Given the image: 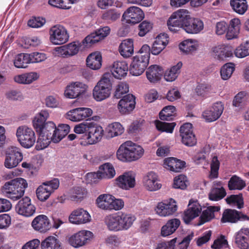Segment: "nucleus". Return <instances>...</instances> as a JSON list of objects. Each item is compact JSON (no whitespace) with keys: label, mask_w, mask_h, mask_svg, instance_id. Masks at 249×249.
<instances>
[{"label":"nucleus","mask_w":249,"mask_h":249,"mask_svg":"<svg viewBox=\"0 0 249 249\" xmlns=\"http://www.w3.org/2000/svg\"><path fill=\"white\" fill-rule=\"evenodd\" d=\"M226 201L228 204H234L237 208L240 209L244 207V199L241 193L238 195H231L226 198Z\"/></svg>","instance_id":"nucleus-52"},{"label":"nucleus","mask_w":249,"mask_h":249,"mask_svg":"<svg viewBox=\"0 0 249 249\" xmlns=\"http://www.w3.org/2000/svg\"><path fill=\"white\" fill-rule=\"evenodd\" d=\"M230 4L233 11L240 15L244 14L248 8L246 0H231Z\"/></svg>","instance_id":"nucleus-46"},{"label":"nucleus","mask_w":249,"mask_h":249,"mask_svg":"<svg viewBox=\"0 0 249 249\" xmlns=\"http://www.w3.org/2000/svg\"><path fill=\"white\" fill-rule=\"evenodd\" d=\"M48 117L49 113L45 110H42L35 116L33 124L34 128L37 133L44 127Z\"/></svg>","instance_id":"nucleus-43"},{"label":"nucleus","mask_w":249,"mask_h":249,"mask_svg":"<svg viewBox=\"0 0 249 249\" xmlns=\"http://www.w3.org/2000/svg\"><path fill=\"white\" fill-rule=\"evenodd\" d=\"M235 70L234 64L232 63H228L224 65L220 70V74L222 79L226 80L231 76Z\"/></svg>","instance_id":"nucleus-55"},{"label":"nucleus","mask_w":249,"mask_h":249,"mask_svg":"<svg viewBox=\"0 0 249 249\" xmlns=\"http://www.w3.org/2000/svg\"><path fill=\"white\" fill-rule=\"evenodd\" d=\"M30 63H39L45 60L47 58L46 54L43 53L33 52L28 53Z\"/></svg>","instance_id":"nucleus-63"},{"label":"nucleus","mask_w":249,"mask_h":249,"mask_svg":"<svg viewBox=\"0 0 249 249\" xmlns=\"http://www.w3.org/2000/svg\"><path fill=\"white\" fill-rule=\"evenodd\" d=\"M42 249H62V245L60 240L53 236H49L41 243Z\"/></svg>","instance_id":"nucleus-39"},{"label":"nucleus","mask_w":249,"mask_h":249,"mask_svg":"<svg viewBox=\"0 0 249 249\" xmlns=\"http://www.w3.org/2000/svg\"><path fill=\"white\" fill-rule=\"evenodd\" d=\"M178 209L176 201L173 198L159 202L155 208L156 213L160 216L173 214Z\"/></svg>","instance_id":"nucleus-11"},{"label":"nucleus","mask_w":249,"mask_h":249,"mask_svg":"<svg viewBox=\"0 0 249 249\" xmlns=\"http://www.w3.org/2000/svg\"><path fill=\"white\" fill-rule=\"evenodd\" d=\"M186 177L184 175H180L175 178L173 187L176 189L184 190L187 187Z\"/></svg>","instance_id":"nucleus-62"},{"label":"nucleus","mask_w":249,"mask_h":249,"mask_svg":"<svg viewBox=\"0 0 249 249\" xmlns=\"http://www.w3.org/2000/svg\"><path fill=\"white\" fill-rule=\"evenodd\" d=\"M33 228L40 232H45L51 227L48 217L45 215H39L34 218L32 222Z\"/></svg>","instance_id":"nucleus-24"},{"label":"nucleus","mask_w":249,"mask_h":249,"mask_svg":"<svg viewBox=\"0 0 249 249\" xmlns=\"http://www.w3.org/2000/svg\"><path fill=\"white\" fill-rule=\"evenodd\" d=\"M185 162L176 158L170 157L164 160L163 166L166 169L174 172H179L185 166Z\"/></svg>","instance_id":"nucleus-32"},{"label":"nucleus","mask_w":249,"mask_h":249,"mask_svg":"<svg viewBox=\"0 0 249 249\" xmlns=\"http://www.w3.org/2000/svg\"><path fill=\"white\" fill-rule=\"evenodd\" d=\"M15 210L19 214L30 217L35 213L36 208L32 204L30 197L25 196L18 201L15 206Z\"/></svg>","instance_id":"nucleus-12"},{"label":"nucleus","mask_w":249,"mask_h":249,"mask_svg":"<svg viewBox=\"0 0 249 249\" xmlns=\"http://www.w3.org/2000/svg\"><path fill=\"white\" fill-rule=\"evenodd\" d=\"M219 165L220 163L218 160L217 157L214 156L213 158L211 164V173L210 177L211 178H216L218 177Z\"/></svg>","instance_id":"nucleus-64"},{"label":"nucleus","mask_w":249,"mask_h":249,"mask_svg":"<svg viewBox=\"0 0 249 249\" xmlns=\"http://www.w3.org/2000/svg\"><path fill=\"white\" fill-rule=\"evenodd\" d=\"M129 91L128 85L124 82L119 83L116 87L114 97L119 99Z\"/></svg>","instance_id":"nucleus-59"},{"label":"nucleus","mask_w":249,"mask_h":249,"mask_svg":"<svg viewBox=\"0 0 249 249\" xmlns=\"http://www.w3.org/2000/svg\"><path fill=\"white\" fill-rule=\"evenodd\" d=\"M189 16L190 13L186 9H180L174 12L167 21L169 30L176 33L180 28L183 29Z\"/></svg>","instance_id":"nucleus-4"},{"label":"nucleus","mask_w":249,"mask_h":249,"mask_svg":"<svg viewBox=\"0 0 249 249\" xmlns=\"http://www.w3.org/2000/svg\"><path fill=\"white\" fill-rule=\"evenodd\" d=\"M69 38V34L65 28L61 25H55L50 30V40L55 45L63 44Z\"/></svg>","instance_id":"nucleus-9"},{"label":"nucleus","mask_w":249,"mask_h":249,"mask_svg":"<svg viewBox=\"0 0 249 249\" xmlns=\"http://www.w3.org/2000/svg\"><path fill=\"white\" fill-rule=\"evenodd\" d=\"M110 31V29L107 26L99 29L95 32L92 33L86 36L83 40L82 43L86 47H89L104 39L109 34Z\"/></svg>","instance_id":"nucleus-15"},{"label":"nucleus","mask_w":249,"mask_h":249,"mask_svg":"<svg viewBox=\"0 0 249 249\" xmlns=\"http://www.w3.org/2000/svg\"><path fill=\"white\" fill-rule=\"evenodd\" d=\"M179 48L181 52L186 54L192 53L196 50V43L192 40H184L179 44Z\"/></svg>","instance_id":"nucleus-51"},{"label":"nucleus","mask_w":249,"mask_h":249,"mask_svg":"<svg viewBox=\"0 0 249 249\" xmlns=\"http://www.w3.org/2000/svg\"><path fill=\"white\" fill-rule=\"evenodd\" d=\"M118 215L121 231L129 229L136 219L135 217L130 214L119 212Z\"/></svg>","instance_id":"nucleus-37"},{"label":"nucleus","mask_w":249,"mask_h":249,"mask_svg":"<svg viewBox=\"0 0 249 249\" xmlns=\"http://www.w3.org/2000/svg\"><path fill=\"white\" fill-rule=\"evenodd\" d=\"M246 186L244 180L237 175H233L229 179L228 187L230 190H242Z\"/></svg>","instance_id":"nucleus-44"},{"label":"nucleus","mask_w":249,"mask_h":249,"mask_svg":"<svg viewBox=\"0 0 249 249\" xmlns=\"http://www.w3.org/2000/svg\"><path fill=\"white\" fill-rule=\"evenodd\" d=\"M158 181L157 174L153 172H149L143 177V186L149 191H157L161 187V184Z\"/></svg>","instance_id":"nucleus-23"},{"label":"nucleus","mask_w":249,"mask_h":249,"mask_svg":"<svg viewBox=\"0 0 249 249\" xmlns=\"http://www.w3.org/2000/svg\"><path fill=\"white\" fill-rule=\"evenodd\" d=\"M28 183L23 178H17L6 182L2 187V192L13 200L20 198L24 194Z\"/></svg>","instance_id":"nucleus-2"},{"label":"nucleus","mask_w":249,"mask_h":249,"mask_svg":"<svg viewBox=\"0 0 249 249\" xmlns=\"http://www.w3.org/2000/svg\"><path fill=\"white\" fill-rule=\"evenodd\" d=\"M181 142L187 146H193L196 144L197 141L193 132L192 124L187 123L182 125L179 129Z\"/></svg>","instance_id":"nucleus-10"},{"label":"nucleus","mask_w":249,"mask_h":249,"mask_svg":"<svg viewBox=\"0 0 249 249\" xmlns=\"http://www.w3.org/2000/svg\"><path fill=\"white\" fill-rule=\"evenodd\" d=\"M224 110V105L221 102H216L204 110L202 113L203 118L207 122H212L217 120Z\"/></svg>","instance_id":"nucleus-13"},{"label":"nucleus","mask_w":249,"mask_h":249,"mask_svg":"<svg viewBox=\"0 0 249 249\" xmlns=\"http://www.w3.org/2000/svg\"><path fill=\"white\" fill-rule=\"evenodd\" d=\"M86 91V86L81 82H75L67 87L65 90V96L69 98L73 99L78 97Z\"/></svg>","instance_id":"nucleus-20"},{"label":"nucleus","mask_w":249,"mask_h":249,"mask_svg":"<svg viewBox=\"0 0 249 249\" xmlns=\"http://www.w3.org/2000/svg\"><path fill=\"white\" fill-rule=\"evenodd\" d=\"M234 54L239 58H243L249 55V40L238 46L235 50Z\"/></svg>","instance_id":"nucleus-58"},{"label":"nucleus","mask_w":249,"mask_h":249,"mask_svg":"<svg viewBox=\"0 0 249 249\" xmlns=\"http://www.w3.org/2000/svg\"><path fill=\"white\" fill-rule=\"evenodd\" d=\"M87 194V190L81 187H75L73 188V194L71 196V200L78 201L86 197Z\"/></svg>","instance_id":"nucleus-61"},{"label":"nucleus","mask_w":249,"mask_h":249,"mask_svg":"<svg viewBox=\"0 0 249 249\" xmlns=\"http://www.w3.org/2000/svg\"><path fill=\"white\" fill-rule=\"evenodd\" d=\"M104 223L109 231H121L118 213L107 215L104 218Z\"/></svg>","instance_id":"nucleus-35"},{"label":"nucleus","mask_w":249,"mask_h":249,"mask_svg":"<svg viewBox=\"0 0 249 249\" xmlns=\"http://www.w3.org/2000/svg\"><path fill=\"white\" fill-rule=\"evenodd\" d=\"M204 28L203 22L198 18H192L190 15L183 30L191 34L200 33Z\"/></svg>","instance_id":"nucleus-22"},{"label":"nucleus","mask_w":249,"mask_h":249,"mask_svg":"<svg viewBox=\"0 0 249 249\" xmlns=\"http://www.w3.org/2000/svg\"><path fill=\"white\" fill-rule=\"evenodd\" d=\"M69 220L72 224H83L90 221V216L89 213L83 209H77L71 212Z\"/></svg>","instance_id":"nucleus-21"},{"label":"nucleus","mask_w":249,"mask_h":249,"mask_svg":"<svg viewBox=\"0 0 249 249\" xmlns=\"http://www.w3.org/2000/svg\"><path fill=\"white\" fill-rule=\"evenodd\" d=\"M113 196L108 194L100 195L96 199L97 206L103 210H111Z\"/></svg>","instance_id":"nucleus-42"},{"label":"nucleus","mask_w":249,"mask_h":249,"mask_svg":"<svg viewBox=\"0 0 249 249\" xmlns=\"http://www.w3.org/2000/svg\"><path fill=\"white\" fill-rule=\"evenodd\" d=\"M23 159V155L20 149L15 146L7 148L5 152L4 165L8 169L13 168L18 164Z\"/></svg>","instance_id":"nucleus-6"},{"label":"nucleus","mask_w":249,"mask_h":249,"mask_svg":"<svg viewBox=\"0 0 249 249\" xmlns=\"http://www.w3.org/2000/svg\"><path fill=\"white\" fill-rule=\"evenodd\" d=\"M212 55L216 59L224 60L232 56L231 50L224 45H219L212 48Z\"/></svg>","instance_id":"nucleus-29"},{"label":"nucleus","mask_w":249,"mask_h":249,"mask_svg":"<svg viewBox=\"0 0 249 249\" xmlns=\"http://www.w3.org/2000/svg\"><path fill=\"white\" fill-rule=\"evenodd\" d=\"M155 124L156 128L159 131L169 133H172L173 132L174 129L176 125V123L175 122L166 123L159 120L155 121Z\"/></svg>","instance_id":"nucleus-50"},{"label":"nucleus","mask_w":249,"mask_h":249,"mask_svg":"<svg viewBox=\"0 0 249 249\" xmlns=\"http://www.w3.org/2000/svg\"><path fill=\"white\" fill-rule=\"evenodd\" d=\"M16 136L21 145L26 148L33 146L36 140L35 132L26 126L18 127Z\"/></svg>","instance_id":"nucleus-5"},{"label":"nucleus","mask_w":249,"mask_h":249,"mask_svg":"<svg viewBox=\"0 0 249 249\" xmlns=\"http://www.w3.org/2000/svg\"><path fill=\"white\" fill-rule=\"evenodd\" d=\"M147 56L136 55L133 57L129 68L130 73L134 76L141 75L145 70L149 64Z\"/></svg>","instance_id":"nucleus-7"},{"label":"nucleus","mask_w":249,"mask_h":249,"mask_svg":"<svg viewBox=\"0 0 249 249\" xmlns=\"http://www.w3.org/2000/svg\"><path fill=\"white\" fill-rule=\"evenodd\" d=\"M119 52L124 57H129L134 53L133 41L131 39H125L119 46Z\"/></svg>","instance_id":"nucleus-40"},{"label":"nucleus","mask_w":249,"mask_h":249,"mask_svg":"<svg viewBox=\"0 0 249 249\" xmlns=\"http://www.w3.org/2000/svg\"><path fill=\"white\" fill-rule=\"evenodd\" d=\"M201 208L200 205L195 202L193 204L190 201L188 209L184 211L182 218L186 224H189L195 218L198 216Z\"/></svg>","instance_id":"nucleus-26"},{"label":"nucleus","mask_w":249,"mask_h":249,"mask_svg":"<svg viewBox=\"0 0 249 249\" xmlns=\"http://www.w3.org/2000/svg\"><path fill=\"white\" fill-rule=\"evenodd\" d=\"M103 132L104 130L101 126L98 125L93 122H91L89 127L88 129V134L86 135L87 143L92 144L100 141Z\"/></svg>","instance_id":"nucleus-17"},{"label":"nucleus","mask_w":249,"mask_h":249,"mask_svg":"<svg viewBox=\"0 0 249 249\" xmlns=\"http://www.w3.org/2000/svg\"><path fill=\"white\" fill-rule=\"evenodd\" d=\"M52 193L44 185L39 186L36 190L37 198L41 201L46 200Z\"/></svg>","instance_id":"nucleus-57"},{"label":"nucleus","mask_w":249,"mask_h":249,"mask_svg":"<svg viewBox=\"0 0 249 249\" xmlns=\"http://www.w3.org/2000/svg\"><path fill=\"white\" fill-rule=\"evenodd\" d=\"M70 127L66 124H61L56 127V137L54 138V143L60 142L70 132Z\"/></svg>","instance_id":"nucleus-56"},{"label":"nucleus","mask_w":249,"mask_h":249,"mask_svg":"<svg viewBox=\"0 0 249 249\" xmlns=\"http://www.w3.org/2000/svg\"><path fill=\"white\" fill-rule=\"evenodd\" d=\"M168 43V36L165 33L158 35L153 43L151 48V53L154 55H158L165 48Z\"/></svg>","instance_id":"nucleus-27"},{"label":"nucleus","mask_w":249,"mask_h":249,"mask_svg":"<svg viewBox=\"0 0 249 249\" xmlns=\"http://www.w3.org/2000/svg\"><path fill=\"white\" fill-rule=\"evenodd\" d=\"M249 217L234 209H227L223 212L220 220L221 223H235L238 221H249Z\"/></svg>","instance_id":"nucleus-8"},{"label":"nucleus","mask_w":249,"mask_h":249,"mask_svg":"<svg viewBox=\"0 0 249 249\" xmlns=\"http://www.w3.org/2000/svg\"><path fill=\"white\" fill-rule=\"evenodd\" d=\"M176 111V107L174 106H166L160 112V118L163 121H172L174 118Z\"/></svg>","instance_id":"nucleus-47"},{"label":"nucleus","mask_w":249,"mask_h":249,"mask_svg":"<svg viewBox=\"0 0 249 249\" xmlns=\"http://www.w3.org/2000/svg\"><path fill=\"white\" fill-rule=\"evenodd\" d=\"M55 130L56 126L54 123L53 122H48L45 123L44 127H43L42 129L39 130L38 133L47 136L50 139L52 140L53 142H54V139L56 137Z\"/></svg>","instance_id":"nucleus-41"},{"label":"nucleus","mask_w":249,"mask_h":249,"mask_svg":"<svg viewBox=\"0 0 249 249\" xmlns=\"http://www.w3.org/2000/svg\"><path fill=\"white\" fill-rule=\"evenodd\" d=\"M249 229L242 228L235 235V243L241 249L249 248Z\"/></svg>","instance_id":"nucleus-25"},{"label":"nucleus","mask_w":249,"mask_h":249,"mask_svg":"<svg viewBox=\"0 0 249 249\" xmlns=\"http://www.w3.org/2000/svg\"><path fill=\"white\" fill-rule=\"evenodd\" d=\"M38 134L39 137L36 142V149L37 150H40L46 148L52 141L46 136L39 133Z\"/></svg>","instance_id":"nucleus-60"},{"label":"nucleus","mask_w":249,"mask_h":249,"mask_svg":"<svg viewBox=\"0 0 249 249\" xmlns=\"http://www.w3.org/2000/svg\"><path fill=\"white\" fill-rule=\"evenodd\" d=\"M226 195L225 189L220 188H213L209 194V198L212 201H217L223 198Z\"/></svg>","instance_id":"nucleus-49"},{"label":"nucleus","mask_w":249,"mask_h":249,"mask_svg":"<svg viewBox=\"0 0 249 249\" xmlns=\"http://www.w3.org/2000/svg\"><path fill=\"white\" fill-rule=\"evenodd\" d=\"M107 130L108 136L112 138L121 135L124 132V129L120 123L115 122L109 124Z\"/></svg>","instance_id":"nucleus-48"},{"label":"nucleus","mask_w":249,"mask_h":249,"mask_svg":"<svg viewBox=\"0 0 249 249\" xmlns=\"http://www.w3.org/2000/svg\"><path fill=\"white\" fill-rule=\"evenodd\" d=\"M102 55L100 53L94 52L90 54L86 59L87 65L92 70H98L102 66Z\"/></svg>","instance_id":"nucleus-38"},{"label":"nucleus","mask_w":249,"mask_h":249,"mask_svg":"<svg viewBox=\"0 0 249 249\" xmlns=\"http://www.w3.org/2000/svg\"><path fill=\"white\" fill-rule=\"evenodd\" d=\"M99 171L97 173L99 178L111 179L115 175L116 172L112 164L110 163H105L99 167Z\"/></svg>","instance_id":"nucleus-33"},{"label":"nucleus","mask_w":249,"mask_h":249,"mask_svg":"<svg viewBox=\"0 0 249 249\" xmlns=\"http://www.w3.org/2000/svg\"><path fill=\"white\" fill-rule=\"evenodd\" d=\"M180 225L178 219L173 218L169 220L166 224L162 227L161 234L162 236H167L173 234Z\"/></svg>","instance_id":"nucleus-36"},{"label":"nucleus","mask_w":249,"mask_h":249,"mask_svg":"<svg viewBox=\"0 0 249 249\" xmlns=\"http://www.w3.org/2000/svg\"><path fill=\"white\" fill-rule=\"evenodd\" d=\"M110 78V73H104L101 79L94 87L92 94L96 101H103L110 96L112 88Z\"/></svg>","instance_id":"nucleus-3"},{"label":"nucleus","mask_w":249,"mask_h":249,"mask_svg":"<svg viewBox=\"0 0 249 249\" xmlns=\"http://www.w3.org/2000/svg\"><path fill=\"white\" fill-rule=\"evenodd\" d=\"M220 206H208L206 210H204L199 217L197 225L200 226L206 222L211 221L215 218L214 213L220 210Z\"/></svg>","instance_id":"nucleus-30"},{"label":"nucleus","mask_w":249,"mask_h":249,"mask_svg":"<svg viewBox=\"0 0 249 249\" xmlns=\"http://www.w3.org/2000/svg\"><path fill=\"white\" fill-rule=\"evenodd\" d=\"M28 53H19L18 54L15 59L14 66L18 68H25L27 67V64L30 63Z\"/></svg>","instance_id":"nucleus-54"},{"label":"nucleus","mask_w":249,"mask_h":249,"mask_svg":"<svg viewBox=\"0 0 249 249\" xmlns=\"http://www.w3.org/2000/svg\"><path fill=\"white\" fill-rule=\"evenodd\" d=\"M163 73L162 68L157 65L150 66L146 72V77L151 83H155L159 81Z\"/></svg>","instance_id":"nucleus-34"},{"label":"nucleus","mask_w":249,"mask_h":249,"mask_svg":"<svg viewBox=\"0 0 249 249\" xmlns=\"http://www.w3.org/2000/svg\"><path fill=\"white\" fill-rule=\"evenodd\" d=\"M135 97L131 94L123 96L118 104V108L122 114L129 113L135 107Z\"/></svg>","instance_id":"nucleus-18"},{"label":"nucleus","mask_w":249,"mask_h":249,"mask_svg":"<svg viewBox=\"0 0 249 249\" xmlns=\"http://www.w3.org/2000/svg\"><path fill=\"white\" fill-rule=\"evenodd\" d=\"M92 110L89 108L79 107L69 111L67 114V119L73 122H78L90 117Z\"/></svg>","instance_id":"nucleus-19"},{"label":"nucleus","mask_w":249,"mask_h":249,"mask_svg":"<svg viewBox=\"0 0 249 249\" xmlns=\"http://www.w3.org/2000/svg\"><path fill=\"white\" fill-rule=\"evenodd\" d=\"M182 66V63L180 61L172 66L169 70H167L164 75L165 80L168 82L175 81L180 73Z\"/></svg>","instance_id":"nucleus-45"},{"label":"nucleus","mask_w":249,"mask_h":249,"mask_svg":"<svg viewBox=\"0 0 249 249\" xmlns=\"http://www.w3.org/2000/svg\"><path fill=\"white\" fill-rule=\"evenodd\" d=\"M120 13L116 9H110L105 12L102 15V19L107 23H111L119 18Z\"/></svg>","instance_id":"nucleus-53"},{"label":"nucleus","mask_w":249,"mask_h":249,"mask_svg":"<svg viewBox=\"0 0 249 249\" xmlns=\"http://www.w3.org/2000/svg\"><path fill=\"white\" fill-rule=\"evenodd\" d=\"M144 17L143 11L136 6L128 8L123 14V18L127 23L135 24L140 22Z\"/></svg>","instance_id":"nucleus-14"},{"label":"nucleus","mask_w":249,"mask_h":249,"mask_svg":"<svg viewBox=\"0 0 249 249\" xmlns=\"http://www.w3.org/2000/svg\"><path fill=\"white\" fill-rule=\"evenodd\" d=\"M92 235V232L90 231H80L69 238V243L74 248H79L86 245Z\"/></svg>","instance_id":"nucleus-16"},{"label":"nucleus","mask_w":249,"mask_h":249,"mask_svg":"<svg viewBox=\"0 0 249 249\" xmlns=\"http://www.w3.org/2000/svg\"><path fill=\"white\" fill-rule=\"evenodd\" d=\"M118 186L125 190L133 188L135 185V178L129 172H125L116 178Z\"/></svg>","instance_id":"nucleus-28"},{"label":"nucleus","mask_w":249,"mask_h":249,"mask_svg":"<svg viewBox=\"0 0 249 249\" xmlns=\"http://www.w3.org/2000/svg\"><path fill=\"white\" fill-rule=\"evenodd\" d=\"M110 79L112 78V75L114 77L121 79L125 76L128 71L127 64L125 61H116L114 62L112 69Z\"/></svg>","instance_id":"nucleus-31"},{"label":"nucleus","mask_w":249,"mask_h":249,"mask_svg":"<svg viewBox=\"0 0 249 249\" xmlns=\"http://www.w3.org/2000/svg\"><path fill=\"white\" fill-rule=\"evenodd\" d=\"M144 149L139 145L128 141L122 144L117 151V157L122 161H132L141 158Z\"/></svg>","instance_id":"nucleus-1"}]
</instances>
